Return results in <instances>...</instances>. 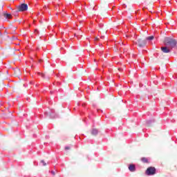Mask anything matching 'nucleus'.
<instances>
[{
	"label": "nucleus",
	"mask_w": 177,
	"mask_h": 177,
	"mask_svg": "<svg viewBox=\"0 0 177 177\" xmlns=\"http://www.w3.org/2000/svg\"><path fill=\"white\" fill-rule=\"evenodd\" d=\"M41 76L43 78H45V74L41 73Z\"/></svg>",
	"instance_id": "nucleus-16"
},
{
	"label": "nucleus",
	"mask_w": 177,
	"mask_h": 177,
	"mask_svg": "<svg viewBox=\"0 0 177 177\" xmlns=\"http://www.w3.org/2000/svg\"><path fill=\"white\" fill-rule=\"evenodd\" d=\"M28 10V6L26 3H22L21 5L18 6L19 12H26V10Z\"/></svg>",
	"instance_id": "nucleus-3"
},
{
	"label": "nucleus",
	"mask_w": 177,
	"mask_h": 177,
	"mask_svg": "<svg viewBox=\"0 0 177 177\" xmlns=\"http://www.w3.org/2000/svg\"><path fill=\"white\" fill-rule=\"evenodd\" d=\"M35 32H37V34H39V31H38V29H35Z\"/></svg>",
	"instance_id": "nucleus-15"
},
{
	"label": "nucleus",
	"mask_w": 177,
	"mask_h": 177,
	"mask_svg": "<svg viewBox=\"0 0 177 177\" xmlns=\"http://www.w3.org/2000/svg\"><path fill=\"white\" fill-rule=\"evenodd\" d=\"M14 74L15 77H19V75H21V71L19 68H16L14 71Z\"/></svg>",
	"instance_id": "nucleus-6"
},
{
	"label": "nucleus",
	"mask_w": 177,
	"mask_h": 177,
	"mask_svg": "<svg viewBox=\"0 0 177 177\" xmlns=\"http://www.w3.org/2000/svg\"><path fill=\"white\" fill-rule=\"evenodd\" d=\"M68 19H71L70 17H68Z\"/></svg>",
	"instance_id": "nucleus-23"
},
{
	"label": "nucleus",
	"mask_w": 177,
	"mask_h": 177,
	"mask_svg": "<svg viewBox=\"0 0 177 177\" xmlns=\"http://www.w3.org/2000/svg\"><path fill=\"white\" fill-rule=\"evenodd\" d=\"M100 39H99V38L97 37H95V41H99Z\"/></svg>",
	"instance_id": "nucleus-18"
},
{
	"label": "nucleus",
	"mask_w": 177,
	"mask_h": 177,
	"mask_svg": "<svg viewBox=\"0 0 177 177\" xmlns=\"http://www.w3.org/2000/svg\"><path fill=\"white\" fill-rule=\"evenodd\" d=\"M106 32H103V35L101 36V39H104V35H106Z\"/></svg>",
	"instance_id": "nucleus-13"
},
{
	"label": "nucleus",
	"mask_w": 177,
	"mask_h": 177,
	"mask_svg": "<svg viewBox=\"0 0 177 177\" xmlns=\"http://www.w3.org/2000/svg\"><path fill=\"white\" fill-rule=\"evenodd\" d=\"M129 171H131V172H135V169H136L135 165H130L129 166Z\"/></svg>",
	"instance_id": "nucleus-7"
},
{
	"label": "nucleus",
	"mask_w": 177,
	"mask_h": 177,
	"mask_svg": "<svg viewBox=\"0 0 177 177\" xmlns=\"http://www.w3.org/2000/svg\"><path fill=\"white\" fill-rule=\"evenodd\" d=\"M65 150H70L69 147H65Z\"/></svg>",
	"instance_id": "nucleus-19"
},
{
	"label": "nucleus",
	"mask_w": 177,
	"mask_h": 177,
	"mask_svg": "<svg viewBox=\"0 0 177 177\" xmlns=\"http://www.w3.org/2000/svg\"><path fill=\"white\" fill-rule=\"evenodd\" d=\"M126 37H128V35H126Z\"/></svg>",
	"instance_id": "nucleus-24"
},
{
	"label": "nucleus",
	"mask_w": 177,
	"mask_h": 177,
	"mask_svg": "<svg viewBox=\"0 0 177 177\" xmlns=\"http://www.w3.org/2000/svg\"><path fill=\"white\" fill-rule=\"evenodd\" d=\"M151 120L147 121V127H151Z\"/></svg>",
	"instance_id": "nucleus-12"
},
{
	"label": "nucleus",
	"mask_w": 177,
	"mask_h": 177,
	"mask_svg": "<svg viewBox=\"0 0 177 177\" xmlns=\"http://www.w3.org/2000/svg\"><path fill=\"white\" fill-rule=\"evenodd\" d=\"M141 161H142V162H145V163H147V162H149V159H147V158H141Z\"/></svg>",
	"instance_id": "nucleus-9"
},
{
	"label": "nucleus",
	"mask_w": 177,
	"mask_h": 177,
	"mask_svg": "<svg viewBox=\"0 0 177 177\" xmlns=\"http://www.w3.org/2000/svg\"><path fill=\"white\" fill-rule=\"evenodd\" d=\"M136 44L138 45V46H139L140 48H143V46H145L146 45V41L142 39H139L138 40V42L136 43Z\"/></svg>",
	"instance_id": "nucleus-4"
},
{
	"label": "nucleus",
	"mask_w": 177,
	"mask_h": 177,
	"mask_svg": "<svg viewBox=\"0 0 177 177\" xmlns=\"http://www.w3.org/2000/svg\"><path fill=\"white\" fill-rule=\"evenodd\" d=\"M124 52H127V49H124Z\"/></svg>",
	"instance_id": "nucleus-21"
},
{
	"label": "nucleus",
	"mask_w": 177,
	"mask_h": 177,
	"mask_svg": "<svg viewBox=\"0 0 177 177\" xmlns=\"http://www.w3.org/2000/svg\"><path fill=\"white\" fill-rule=\"evenodd\" d=\"M165 45L166 46H170L171 49H172L177 45L176 39L171 37H166L165 39Z\"/></svg>",
	"instance_id": "nucleus-1"
},
{
	"label": "nucleus",
	"mask_w": 177,
	"mask_h": 177,
	"mask_svg": "<svg viewBox=\"0 0 177 177\" xmlns=\"http://www.w3.org/2000/svg\"><path fill=\"white\" fill-rule=\"evenodd\" d=\"M97 129H93L91 131V134L93 135V136H96V135H97Z\"/></svg>",
	"instance_id": "nucleus-8"
},
{
	"label": "nucleus",
	"mask_w": 177,
	"mask_h": 177,
	"mask_svg": "<svg viewBox=\"0 0 177 177\" xmlns=\"http://www.w3.org/2000/svg\"><path fill=\"white\" fill-rule=\"evenodd\" d=\"M41 164H43L44 167H46V162H45L44 160H41Z\"/></svg>",
	"instance_id": "nucleus-14"
},
{
	"label": "nucleus",
	"mask_w": 177,
	"mask_h": 177,
	"mask_svg": "<svg viewBox=\"0 0 177 177\" xmlns=\"http://www.w3.org/2000/svg\"><path fill=\"white\" fill-rule=\"evenodd\" d=\"M18 86H24V84L20 83L19 84H18Z\"/></svg>",
	"instance_id": "nucleus-17"
},
{
	"label": "nucleus",
	"mask_w": 177,
	"mask_h": 177,
	"mask_svg": "<svg viewBox=\"0 0 177 177\" xmlns=\"http://www.w3.org/2000/svg\"><path fill=\"white\" fill-rule=\"evenodd\" d=\"M4 17H6V19H12V15H10V14H4Z\"/></svg>",
	"instance_id": "nucleus-10"
},
{
	"label": "nucleus",
	"mask_w": 177,
	"mask_h": 177,
	"mask_svg": "<svg viewBox=\"0 0 177 177\" xmlns=\"http://www.w3.org/2000/svg\"><path fill=\"white\" fill-rule=\"evenodd\" d=\"M146 174L148 176L150 175H156V167H149L146 170Z\"/></svg>",
	"instance_id": "nucleus-2"
},
{
	"label": "nucleus",
	"mask_w": 177,
	"mask_h": 177,
	"mask_svg": "<svg viewBox=\"0 0 177 177\" xmlns=\"http://www.w3.org/2000/svg\"><path fill=\"white\" fill-rule=\"evenodd\" d=\"M62 16H64V14H62Z\"/></svg>",
	"instance_id": "nucleus-22"
},
{
	"label": "nucleus",
	"mask_w": 177,
	"mask_h": 177,
	"mask_svg": "<svg viewBox=\"0 0 177 177\" xmlns=\"http://www.w3.org/2000/svg\"><path fill=\"white\" fill-rule=\"evenodd\" d=\"M51 174H53V175H56V174L55 173V171H51Z\"/></svg>",
	"instance_id": "nucleus-20"
},
{
	"label": "nucleus",
	"mask_w": 177,
	"mask_h": 177,
	"mask_svg": "<svg viewBox=\"0 0 177 177\" xmlns=\"http://www.w3.org/2000/svg\"><path fill=\"white\" fill-rule=\"evenodd\" d=\"M160 49L163 53H169L171 52V48L167 46L161 47Z\"/></svg>",
	"instance_id": "nucleus-5"
},
{
	"label": "nucleus",
	"mask_w": 177,
	"mask_h": 177,
	"mask_svg": "<svg viewBox=\"0 0 177 177\" xmlns=\"http://www.w3.org/2000/svg\"><path fill=\"white\" fill-rule=\"evenodd\" d=\"M153 39H154V36H149L147 37V41H153Z\"/></svg>",
	"instance_id": "nucleus-11"
}]
</instances>
